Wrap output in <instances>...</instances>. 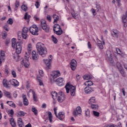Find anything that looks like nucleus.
Here are the masks:
<instances>
[{
	"instance_id": "obj_1",
	"label": "nucleus",
	"mask_w": 127,
	"mask_h": 127,
	"mask_svg": "<svg viewBox=\"0 0 127 127\" xmlns=\"http://www.w3.org/2000/svg\"><path fill=\"white\" fill-rule=\"evenodd\" d=\"M36 49L38 51V53L42 57H45L46 54H47V49L44 47V44L41 43H38L36 45Z\"/></svg>"
},
{
	"instance_id": "obj_2",
	"label": "nucleus",
	"mask_w": 127,
	"mask_h": 127,
	"mask_svg": "<svg viewBox=\"0 0 127 127\" xmlns=\"http://www.w3.org/2000/svg\"><path fill=\"white\" fill-rule=\"evenodd\" d=\"M21 42H17L16 39L13 38L12 39V47L14 49L15 48V52L17 55L20 54L22 50V47L21 46Z\"/></svg>"
},
{
	"instance_id": "obj_3",
	"label": "nucleus",
	"mask_w": 127,
	"mask_h": 127,
	"mask_svg": "<svg viewBox=\"0 0 127 127\" xmlns=\"http://www.w3.org/2000/svg\"><path fill=\"white\" fill-rule=\"evenodd\" d=\"M27 50L28 51V54L27 56H25V59L22 60L21 62V65H24L25 68H28L29 67V62L28 61V59L29 58V55L30 53H31V45L29 44L28 45Z\"/></svg>"
},
{
	"instance_id": "obj_4",
	"label": "nucleus",
	"mask_w": 127,
	"mask_h": 127,
	"mask_svg": "<svg viewBox=\"0 0 127 127\" xmlns=\"http://www.w3.org/2000/svg\"><path fill=\"white\" fill-rule=\"evenodd\" d=\"M65 88L67 94H69V92L70 93V95L74 97L76 95V87L73 86L70 83H67L65 86Z\"/></svg>"
},
{
	"instance_id": "obj_5",
	"label": "nucleus",
	"mask_w": 127,
	"mask_h": 127,
	"mask_svg": "<svg viewBox=\"0 0 127 127\" xmlns=\"http://www.w3.org/2000/svg\"><path fill=\"white\" fill-rule=\"evenodd\" d=\"M61 76V73L60 71L57 70V71H53L52 73L51 74V77H50V81L52 84L54 83L55 81V79L56 78H58V77H60Z\"/></svg>"
},
{
	"instance_id": "obj_6",
	"label": "nucleus",
	"mask_w": 127,
	"mask_h": 127,
	"mask_svg": "<svg viewBox=\"0 0 127 127\" xmlns=\"http://www.w3.org/2000/svg\"><path fill=\"white\" fill-rule=\"evenodd\" d=\"M43 61L45 64H46L47 69H50L51 68V62H52V56L50 55L49 59H44Z\"/></svg>"
},
{
	"instance_id": "obj_7",
	"label": "nucleus",
	"mask_w": 127,
	"mask_h": 127,
	"mask_svg": "<svg viewBox=\"0 0 127 127\" xmlns=\"http://www.w3.org/2000/svg\"><path fill=\"white\" fill-rule=\"evenodd\" d=\"M29 31L33 35H37L38 34V28L36 25H33L29 28Z\"/></svg>"
},
{
	"instance_id": "obj_8",
	"label": "nucleus",
	"mask_w": 127,
	"mask_h": 127,
	"mask_svg": "<svg viewBox=\"0 0 127 127\" xmlns=\"http://www.w3.org/2000/svg\"><path fill=\"white\" fill-rule=\"evenodd\" d=\"M28 28L26 27H24L22 29V37L24 39H26L27 38V36H28Z\"/></svg>"
},
{
	"instance_id": "obj_9",
	"label": "nucleus",
	"mask_w": 127,
	"mask_h": 127,
	"mask_svg": "<svg viewBox=\"0 0 127 127\" xmlns=\"http://www.w3.org/2000/svg\"><path fill=\"white\" fill-rule=\"evenodd\" d=\"M58 101L59 103H62L65 100V95L60 91L58 94Z\"/></svg>"
},
{
	"instance_id": "obj_10",
	"label": "nucleus",
	"mask_w": 127,
	"mask_h": 127,
	"mask_svg": "<svg viewBox=\"0 0 127 127\" xmlns=\"http://www.w3.org/2000/svg\"><path fill=\"white\" fill-rule=\"evenodd\" d=\"M82 113V108H81V107L77 106L75 110L73 111V116L75 117H77L78 115H81V113Z\"/></svg>"
},
{
	"instance_id": "obj_11",
	"label": "nucleus",
	"mask_w": 127,
	"mask_h": 127,
	"mask_svg": "<svg viewBox=\"0 0 127 127\" xmlns=\"http://www.w3.org/2000/svg\"><path fill=\"white\" fill-rule=\"evenodd\" d=\"M57 83L58 86H63L64 85V78L63 77H59L54 81Z\"/></svg>"
},
{
	"instance_id": "obj_12",
	"label": "nucleus",
	"mask_w": 127,
	"mask_h": 127,
	"mask_svg": "<svg viewBox=\"0 0 127 127\" xmlns=\"http://www.w3.org/2000/svg\"><path fill=\"white\" fill-rule=\"evenodd\" d=\"M76 67H77V61L74 59H72L70 62V68L72 71H75L76 69Z\"/></svg>"
},
{
	"instance_id": "obj_13",
	"label": "nucleus",
	"mask_w": 127,
	"mask_h": 127,
	"mask_svg": "<svg viewBox=\"0 0 127 127\" xmlns=\"http://www.w3.org/2000/svg\"><path fill=\"white\" fill-rule=\"evenodd\" d=\"M122 22L124 23V27H127V11L125 14L122 16Z\"/></svg>"
},
{
	"instance_id": "obj_14",
	"label": "nucleus",
	"mask_w": 127,
	"mask_h": 127,
	"mask_svg": "<svg viewBox=\"0 0 127 127\" xmlns=\"http://www.w3.org/2000/svg\"><path fill=\"white\" fill-rule=\"evenodd\" d=\"M9 82L13 87H18L19 86V82L16 79H12L9 80Z\"/></svg>"
},
{
	"instance_id": "obj_15",
	"label": "nucleus",
	"mask_w": 127,
	"mask_h": 127,
	"mask_svg": "<svg viewBox=\"0 0 127 127\" xmlns=\"http://www.w3.org/2000/svg\"><path fill=\"white\" fill-rule=\"evenodd\" d=\"M56 117L60 121H63L65 119V113L63 112H59Z\"/></svg>"
},
{
	"instance_id": "obj_16",
	"label": "nucleus",
	"mask_w": 127,
	"mask_h": 127,
	"mask_svg": "<svg viewBox=\"0 0 127 127\" xmlns=\"http://www.w3.org/2000/svg\"><path fill=\"white\" fill-rule=\"evenodd\" d=\"M107 56L106 58L107 60H109V62L110 63H113L114 62V61H113V58H112V53L110 51L107 52Z\"/></svg>"
},
{
	"instance_id": "obj_17",
	"label": "nucleus",
	"mask_w": 127,
	"mask_h": 127,
	"mask_svg": "<svg viewBox=\"0 0 127 127\" xmlns=\"http://www.w3.org/2000/svg\"><path fill=\"white\" fill-rule=\"evenodd\" d=\"M22 99H23V104L24 106H28V100H27V98L26 97V95L23 94L22 95Z\"/></svg>"
},
{
	"instance_id": "obj_18",
	"label": "nucleus",
	"mask_w": 127,
	"mask_h": 127,
	"mask_svg": "<svg viewBox=\"0 0 127 127\" xmlns=\"http://www.w3.org/2000/svg\"><path fill=\"white\" fill-rule=\"evenodd\" d=\"M32 58L33 60H38V55L36 54V52L35 51L32 53Z\"/></svg>"
},
{
	"instance_id": "obj_19",
	"label": "nucleus",
	"mask_w": 127,
	"mask_h": 127,
	"mask_svg": "<svg viewBox=\"0 0 127 127\" xmlns=\"http://www.w3.org/2000/svg\"><path fill=\"white\" fill-rule=\"evenodd\" d=\"M113 34L112 35L113 37H116V38H118L119 37V34H120V31H118L117 29H113Z\"/></svg>"
},
{
	"instance_id": "obj_20",
	"label": "nucleus",
	"mask_w": 127,
	"mask_h": 127,
	"mask_svg": "<svg viewBox=\"0 0 127 127\" xmlns=\"http://www.w3.org/2000/svg\"><path fill=\"white\" fill-rule=\"evenodd\" d=\"M31 92L33 94V101L34 102H37V95L35 94V92L32 90V89H30L29 93H31Z\"/></svg>"
},
{
	"instance_id": "obj_21",
	"label": "nucleus",
	"mask_w": 127,
	"mask_h": 127,
	"mask_svg": "<svg viewBox=\"0 0 127 127\" xmlns=\"http://www.w3.org/2000/svg\"><path fill=\"white\" fill-rule=\"evenodd\" d=\"M93 91H94V90L89 87H86L84 88V91L85 94H90V93H92Z\"/></svg>"
},
{
	"instance_id": "obj_22",
	"label": "nucleus",
	"mask_w": 127,
	"mask_h": 127,
	"mask_svg": "<svg viewBox=\"0 0 127 127\" xmlns=\"http://www.w3.org/2000/svg\"><path fill=\"white\" fill-rule=\"evenodd\" d=\"M3 94L6 98H8V99H11V93L10 92L7 91H4Z\"/></svg>"
},
{
	"instance_id": "obj_23",
	"label": "nucleus",
	"mask_w": 127,
	"mask_h": 127,
	"mask_svg": "<svg viewBox=\"0 0 127 127\" xmlns=\"http://www.w3.org/2000/svg\"><path fill=\"white\" fill-rule=\"evenodd\" d=\"M10 124L12 127H16V123H15V121H14V119L13 118H11L9 120Z\"/></svg>"
},
{
	"instance_id": "obj_24",
	"label": "nucleus",
	"mask_w": 127,
	"mask_h": 127,
	"mask_svg": "<svg viewBox=\"0 0 127 127\" xmlns=\"http://www.w3.org/2000/svg\"><path fill=\"white\" fill-rule=\"evenodd\" d=\"M95 103H96V98L94 97H91L88 101V103L90 105H93Z\"/></svg>"
},
{
	"instance_id": "obj_25",
	"label": "nucleus",
	"mask_w": 127,
	"mask_h": 127,
	"mask_svg": "<svg viewBox=\"0 0 127 127\" xmlns=\"http://www.w3.org/2000/svg\"><path fill=\"white\" fill-rule=\"evenodd\" d=\"M17 125L19 127H22L23 126V122L21 118H18L17 120Z\"/></svg>"
},
{
	"instance_id": "obj_26",
	"label": "nucleus",
	"mask_w": 127,
	"mask_h": 127,
	"mask_svg": "<svg viewBox=\"0 0 127 127\" xmlns=\"http://www.w3.org/2000/svg\"><path fill=\"white\" fill-rule=\"evenodd\" d=\"M54 31H56L57 30H61V28L60 27V25L58 24H55L54 26Z\"/></svg>"
},
{
	"instance_id": "obj_27",
	"label": "nucleus",
	"mask_w": 127,
	"mask_h": 127,
	"mask_svg": "<svg viewBox=\"0 0 127 127\" xmlns=\"http://www.w3.org/2000/svg\"><path fill=\"white\" fill-rule=\"evenodd\" d=\"M51 95H52V98L54 100H56L57 96H58V94L56 91L52 92Z\"/></svg>"
},
{
	"instance_id": "obj_28",
	"label": "nucleus",
	"mask_w": 127,
	"mask_h": 127,
	"mask_svg": "<svg viewBox=\"0 0 127 127\" xmlns=\"http://www.w3.org/2000/svg\"><path fill=\"white\" fill-rule=\"evenodd\" d=\"M41 26H42V29H43V30H45V31H46V32H49V28H48V27H47V24Z\"/></svg>"
},
{
	"instance_id": "obj_29",
	"label": "nucleus",
	"mask_w": 127,
	"mask_h": 127,
	"mask_svg": "<svg viewBox=\"0 0 127 127\" xmlns=\"http://www.w3.org/2000/svg\"><path fill=\"white\" fill-rule=\"evenodd\" d=\"M93 82L91 80H88L85 83H84L85 86H93Z\"/></svg>"
},
{
	"instance_id": "obj_30",
	"label": "nucleus",
	"mask_w": 127,
	"mask_h": 127,
	"mask_svg": "<svg viewBox=\"0 0 127 127\" xmlns=\"http://www.w3.org/2000/svg\"><path fill=\"white\" fill-rule=\"evenodd\" d=\"M84 80H91L92 79V76L90 75H86L83 76Z\"/></svg>"
},
{
	"instance_id": "obj_31",
	"label": "nucleus",
	"mask_w": 127,
	"mask_h": 127,
	"mask_svg": "<svg viewBox=\"0 0 127 127\" xmlns=\"http://www.w3.org/2000/svg\"><path fill=\"white\" fill-rule=\"evenodd\" d=\"M3 87L5 88H8V84H7V80L6 79H3L2 81Z\"/></svg>"
},
{
	"instance_id": "obj_32",
	"label": "nucleus",
	"mask_w": 127,
	"mask_h": 127,
	"mask_svg": "<svg viewBox=\"0 0 127 127\" xmlns=\"http://www.w3.org/2000/svg\"><path fill=\"white\" fill-rule=\"evenodd\" d=\"M17 115L19 117H24V116H25V115H26V113H24V112H23V111H19L17 113Z\"/></svg>"
},
{
	"instance_id": "obj_33",
	"label": "nucleus",
	"mask_w": 127,
	"mask_h": 127,
	"mask_svg": "<svg viewBox=\"0 0 127 127\" xmlns=\"http://www.w3.org/2000/svg\"><path fill=\"white\" fill-rule=\"evenodd\" d=\"M32 112H33V113H34V114L35 116H37V114H38V111H37V109H36V108H35V107H33L32 108Z\"/></svg>"
},
{
	"instance_id": "obj_34",
	"label": "nucleus",
	"mask_w": 127,
	"mask_h": 127,
	"mask_svg": "<svg viewBox=\"0 0 127 127\" xmlns=\"http://www.w3.org/2000/svg\"><path fill=\"white\" fill-rule=\"evenodd\" d=\"M85 116L87 117V118H90L91 117V115L90 114V110L87 109L86 111H85Z\"/></svg>"
},
{
	"instance_id": "obj_35",
	"label": "nucleus",
	"mask_w": 127,
	"mask_h": 127,
	"mask_svg": "<svg viewBox=\"0 0 127 127\" xmlns=\"http://www.w3.org/2000/svg\"><path fill=\"white\" fill-rule=\"evenodd\" d=\"M49 120L50 123H52V113L50 112H48Z\"/></svg>"
},
{
	"instance_id": "obj_36",
	"label": "nucleus",
	"mask_w": 127,
	"mask_h": 127,
	"mask_svg": "<svg viewBox=\"0 0 127 127\" xmlns=\"http://www.w3.org/2000/svg\"><path fill=\"white\" fill-rule=\"evenodd\" d=\"M53 17L54 18V22H57V21H58L59 20V17L56 14H54Z\"/></svg>"
},
{
	"instance_id": "obj_37",
	"label": "nucleus",
	"mask_w": 127,
	"mask_h": 127,
	"mask_svg": "<svg viewBox=\"0 0 127 127\" xmlns=\"http://www.w3.org/2000/svg\"><path fill=\"white\" fill-rule=\"evenodd\" d=\"M55 33L57 35H61V34H63V31L61 29V30H58L57 31H55Z\"/></svg>"
},
{
	"instance_id": "obj_38",
	"label": "nucleus",
	"mask_w": 127,
	"mask_h": 127,
	"mask_svg": "<svg viewBox=\"0 0 127 127\" xmlns=\"http://www.w3.org/2000/svg\"><path fill=\"white\" fill-rule=\"evenodd\" d=\"M91 108L92 110H98L99 109V106L98 105L91 104Z\"/></svg>"
},
{
	"instance_id": "obj_39",
	"label": "nucleus",
	"mask_w": 127,
	"mask_h": 127,
	"mask_svg": "<svg viewBox=\"0 0 127 127\" xmlns=\"http://www.w3.org/2000/svg\"><path fill=\"white\" fill-rule=\"evenodd\" d=\"M19 6V2L18 0H16L15 2V8L14 10H17L18 7Z\"/></svg>"
},
{
	"instance_id": "obj_40",
	"label": "nucleus",
	"mask_w": 127,
	"mask_h": 127,
	"mask_svg": "<svg viewBox=\"0 0 127 127\" xmlns=\"http://www.w3.org/2000/svg\"><path fill=\"white\" fill-rule=\"evenodd\" d=\"M93 114L94 117H96L97 118H99V117H100V113L98 112L93 111Z\"/></svg>"
},
{
	"instance_id": "obj_41",
	"label": "nucleus",
	"mask_w": 127,
	"mask_h": 127,
	"mask_svg": "<svg viewBox=\"0 0 127 127\" xmlns=\"http://www.w3.org/2000/svg\"><path fill=\"white\" fill-rule=\"evenodd\" d=\"M52 39L54 43H55V44H57V42H58L57 38H56V37H55L54 35L52 36Z\"/></svg>"
},
{
	"instance_id": "obj_42",
	"label": "nucleus",
	"mask_w": 127,
	"mask_h": 127,
	"mask_svg": "<svg viewBox=\"0 0 127 127\" xmlns=\"http://www.w3.org/2000/svg\"><path fill=\"white\" fill-rule=\"evenodd\" d=\"M116 50L117 53L118 54H119V55H121L122 57L124 56L123 53H122V51H121V50L120 49L117 48L116 49Z\"/></svg>"
},
{
	"instance_id": "obj_43",
	"label": "nucleus",
	"mask_w": 127,
	"mask_h": 127,
	"mask_svg": "<svg viewBox=\"0 0 127 127\" xmlns=\"http://www.w3.org/2000/svg\"><path fill=\"white\" fill-rule=\"evenodd\" d=\"M116 65L119 70H122V69H123V66H122V64H121V63H117Z\"/></svg>"
},
{
	"instance_id": "obj_44",
	"label": "nucleus",
	"mask_w": 127,
	"mask_h": 127,
	"mask_svg": "<svg viewBox=\"0 0 127 127\" xmlns=\"http://www.w3.org/2000/svg\"><path fill=\"white\" fill-rule=\"evenodd\" d=\"M21 8H22V10H24V11H26V10H27V6L25 4L22 5Z\"/></svg>"
},
{
	"instance_id": "obj_45",
	"label": "nucleus",
	"mask_w": 127,
	"mask_h": 127,
	"mask_svg": "<svg viewBox=\"0 0 127 127\" xmlns=\"http://www.w3.org/2000/svg\"><path fill=\"white\" fill-rule=\"evenodd\" d=\"M31 16L29 15L27 12H26L24 15V19H29Z\"/></svg>"
},
{
	"instance_id": "obj_46",
	"label": "nucleus",
	"mask_w": 127,
	"mask_h": 127,
	"mask_svg": "<svg viewBox=\"0 0 127 127\" xmlns=\"http://www.w3.org/2000/svg\"><path fill=\"white\" fill-rule=\"evenodd\" d=\"M14 114V112L13 110L11 109L10 111L8 112V114L10 115V117H13V114Z\"/></svg>"
},
{
	"instance_id": "obj_47",
	"label": "nucleus",
	"mask_w": 127,
	"mask_h": 127,
	"mask_svg": "<svg viewBox=\"0 0 127 127\" xmlns=\"http://www.w3.org/2000/svg\"><path fill=\"white\" fill-rule=\"evenodd\" d=\"M119 71H120L121 74H122V75L123 77H125L126 74H125V70H124V69L122 68V69H119Z\"/></svg>"
},
{
	"instance_id": "obj_48",
	"label": "nucleus",
	"mask_w": 127,
	"mask_h": 127,
	"mask_svg": "<svg viewBox=\"0 0 127 127\" xmlns=\"http://www.w3.org/2000/svg\"><path fill=\"white\" fill-rule=\"evenodd\" d=\"M41 26L47 25L46 21H45V20L44 19H42L41 21Z\"/></svg>"
},
{
	"instance_id": "obj_49",
	"label": "nucleus",
	"mask_w": 127,
	"mask_h": 127,
	"mask_svg": "<svg viewBox=\"0 0 127 127\" xmlns=\"http://www.w3.org/2000/svg\"><path fill=\"white\" fill-rule=\"evenodd\" d=\"M11 75L13 76V78H16V72L14 70L11 71Z\"/></svg>"
},
{
	"instance_id": "obj_50",
	"label": "nucleus",
	"mask_w": 127,
	"mask_h": 127,
	"mask_svg": "<svg viewBox=\"0 0 127 127\" xmlns=\"http://www.w3.org/2000/svg\"><path fill=\"white\" fill-rule=\"evenodd\" d=\"M13 58L15 59L16 62H18V61H19V57L18 55H17V56H14Z\"/></svg>"
},
{
	"instance_id": "obj_51",
	"label": "nucleus",
	"mask_w": 127,
	"mask_h": 127,
	"mask_svg": "<svg viewBox=\"0 0 127 127\" xmlns=\"http://www.w3.org/2000/svg\"><path fill=\"white\" fill-rule=\"evenodd\" d=\"M39 73L41 77H43L44 75V72H43V70H39Z\"/></svg>"
},
{
	"instance_id": "obj_52",
	"label": "nucleus",
	"mask_w": 127,
	"mask_h": 127,
	"mask_svg": "<svg viewBox=\"0 0 127 127\" xmlns=\"http://www.w3.org/2000/svg\"><path fill=\"white\" fill-rule=\"evenodd\" d=\"M37 80L39 83V85L40 86H43V81H42L41 80V79H39V78H37Z\"/></svg>"
},
{
	"instance_id": "obj_53",
	"label": "nucleus",
	"mask_w": 127,
	"mask_h": 127,
	"mask_svg": "<svg viewBox=\"0 0 127 127\" xmlns=\"http://www.w3.org/2000/svg\"><path fill=\"white\" fill-rule=\"evenodd\" d=\"M36 8H39V6H40V4H39V2L38 1H36V3L35 4Z\"/></svg>"
},
{
	"instance_id": "obj_54",
	"label": "nucleus",
	"mask_w": 127,
	"mask_h": 127,
	"mask_svg": "<svg viewBox=\"0 0 127 127\" xmlns=\"http://www.w3.org/2000/svg\"><path fill=\"white\" fill-rule=\"evenodd\" d=\"M7 23L9 24H12L13 23V21H12V19L9 18L8 21H7Z\"/></svg>"
},
{
	"instance_id": "obj_55",
	"label": "nucleus",
	"mask_w": 127,
	"mask_h": 127,
	"mask_svg": "<svg viewBox=\"0 0 127 127\" xmlns=\"http://www.w3.org/2000/svg\"><path fill=\"white\" fill-rule=\"evenodd\" d=\"M97 46L99 47V49H104V46H103V44H99L97 45Z\"/></svg>"
},
{
	"instance_id": "obj_56",
	"label": "nucleus",
	"mask_w": 127,
	"mask_h": 127,
	"mask_svg": "<svg viewBox=\"0 0 127 127\" xmlns=\"http://www.w3.org/2000/svg\"><path fill=\"white\" fill-rule=\"evenodd\" d=\"M87 46H88V49H91V48H92V45L91 44V43L90 42H88Z\"/></svg>"
},
{
	"instance_id": "obj_57",
	"label": "nucleus",
	"mask_w": 127,
	"mask_h": 127,
	"mask_svg": "<svg viewBox=\"0 0 127 127\" xmlns=\"http://www.w3.org/2000/svg\"><path fill=\"white\" fill-rule=\"evenodd\" d=\"M0 55L1 57H4V52L1 51L0 52Z\"/></svg>"
},
{
	"instance_id": "obj_58",
	"label": "nucleus",
	"mask_w": 127,
	"mask_h": 127,
	"mask_svg": "<svg viewBox=\"0 0 127 127\" xmlns=\"http://www.w3.org/2000/svg\"><path fill=\"white\" fill-rule=\"evenodd\" d=\"M54 111L55 113V116L56 117L57 115V107H55L54 109Z\"/></svg>"
},
{
	"instance_id": "obj_59",
	"label": "nucleus",
	"mask_w": 127,
	"mask_h": 127,
	"mask_svg": "<svg viewBox=\"0 0 127 127\" xmlns=\"http://www.w3.org/2000/svg\"><path fill=\"white\" fill-rule=\"evenodd\" d=\"M6 36H7V33H6L5 32L3 33L2 37H3V39H5V38H6Z\"/></svg>"
},
{
	"instance_id": "obj_60",
	"label": "nucleus",
	"mask_w": 127,
	"mask_h": 127,
	"mask_svg": "<svg viewBox=\"0 0 127 127\" xmlns=\"http://www.w3.org/2000/svg\"><path fill=\"white\" fill-rule=\"evenodd\" d=\"M7 104H8V105H9V106H10V107H11V106H12V103H13V102L12 101H7Z\"/></svg>"
},
{
	"instance_id": "obj_61",
	"label": "nucleus",
	"mask_w": 127,
	"mask_h": 127,
	"mask_svg": "<svg viewBox=\"0 0 127 127\" xmlns=\"http://www.w3.org/2000/svg\"><path fill=\"white\" fill-rule=\"evenodd\" d=\"M47 20H49V21H51V16L49 15H48L47 16Z\"/></svg>"
},
{
	"instance_id": "obj_62",
	"label": "nucleus",
	"mask_w": 127,
	"mask_h": 127,
	"mask_svg": "<svg viewBox=\"0 0 127 127\" xmlns=\"http://www.w3.org/2000/svg\"><path fill=\"white\" fill-rule=\"evenodd\" d=\"M46 107H47L46 104L43 103L41 107L42 108V109H46Z\"/></svg>"
},
{
	"instance_id": "obj_63",
	"label": "nucleus",
	"mask_w": 127,
	"mask_h": 127,
	"mask_svg": "<svg viewBox=\"0 0 127 127\" xmlns=\"http://www.w3.org/2000/svg\"><path fill=\"white\" fill-rule=\"evenodd\" d=\"M34 18L35 19V20H36V21H38V20H39V18L37 17V16L35 15L34 16Z\"/></svg>"
},
{
	"instance_id": "obj_64",
	"label": "nucleus",
	"mask_w": 127,
	"mask_h": 127,
	"mask_svg": "<svg viewBox=\"0 0 127 127\" xmlns=\"http://www.w3.org/2000/svg\"><path fill=\"white\" fill-rule=\"evenodd\" d=\"M25 127H32L31 126V124H30V123H28L27 125L25 126Z\"/></svg>"
}]
</instances>
